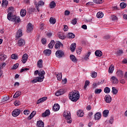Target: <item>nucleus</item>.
<instances>
[{
	"label": "nucleus",
	"instance_id": "26",
	"mask_svg": "<svg viewBox=\"0 0 127 127\" xmlns=\"http://www.w3.org/2000/svg\"><path fill=\"white\" fill-rule=\"evenodd\" d=\"M114 70H115V66L112 64L109 68V74H113L114 72Z\"/></svg>",
	"mask_w": 127,
	"mask_h": 127
},
{
	"label": "nucleus",
	"instance_id": "57",
	"mask_svg": "<svg viewBox=\"0 0 127 127\" xmlns=\"http://www.w3.org/2000/svg\"><path fill=\"white\" fill-rule=\"evenodd\" d=\"M18 66H19V64H14V65L13 66V67L12 69H13V70H15L16 69H17V68H18Z\"/></svg>",
	"mask_w": 127,
	"mask_h": 127
},
{
	"label": "nucleus",
	"instance_id": "3",
	"mask_svg": "<svg viewBox=\"0 0 127 127\" xmlns=\"http://www.w3.org/2000/svg\"><path fill=\"white\" fill-rule=\"evenodd\" d=\"M56 56L58 58H62V57H64V52L61 50H58L56 52Z\"/></svg>",
	"mask_w": 127,
	"mask_h": 127
},
{
	"label": "nucleus",
	"instance_id": "53",
	"mask_svg": "<svg viewBox=\"0 0 127 127\" xmlns=\"http://www.w3.org/2000/svg\"><path fill=\"white\" fill-rule=\"evenodd\" d=\"M24 115L26 116H28L30 114V111L28 110H25L23 111Z\"/></svg>",
	"mask_w": 127,
	"mask_h": 127
},
{
	"label": "nucleus",
	"instance_id": "45",
	"mask_svg": "<svg viewBox=\"0 0 127 127\" xmlns=\"http://www.w3.org/2000/svg\"><path fill=\"white\" fill-rule=\"evenodd\" d=\"M104 92L106 94H109L110 92H111V89L109 87H106L104 88Z\"/></svg>",
	"mask_w": 127,
	"mask_h": 127
},
{
	"label": "nucleus",
	"instance_id": "46",
	"mask_svg": "<svg viewBox=\"0 0 127 127\" xmlns=\"http://www.w3.org/2000/svg\"><path fill=\"white\" fill-rule=\"evenodd\" d=\"M8 100H9V97L8 96H5L1 99V102L2 103H3L4 102H6Z\"/></svg>",
	"mask_w": 127,
	"mask_h": 127
},
{
	"label": "nucleus",
	"instance_id": "49",
	"mask_svg": "<svg viewBox=\"0 0 127 127\" xmlns=\"http://www.w3.org/2000/svg\"><path fill=\"white\" fill-rule=\"evenodd\" d=\"M90 55H91V52H88L87 54L85 55L84 59H85V60H89V57H90Z\"/></svg>",
	"mask_w": 127,
	"mask_h": 127
},
{
	"label": "nucleus",
	"instance_id": "61",
	"mask_svg": "<svg viewBox=\"0 0 127 127\" xmlns=\"http://www.w3.org/2000/svg\"><path fill=\"white\" fill-rule=\"evenodd\" d=\"M66 120L67 124H71V123H72V120H71V118H66Z\"/></svg>",
	"mask_w": 127,
	"mask_h": 127
},
{
	"label": "nucleus",
	"instance_id": "60",
	"mask_svg": "<svg viewBox=\"0 0 127 127\" xmlns=\"http://www.w3.org/2000/svg\"><path fill=\"white\" fill-rule=\"evenodd\" d=\"M41 42L42 43V44H43L44 45H45V44H46V39H42L41 40Z\"/></svg>",
	"mask_w": 127,
	"mask_h": 127
},
{
	"label": "nucleus",
	"instance_id": "32",
	"mask_svg": "<svg viewBox=\"0 0 127 127\" xmlns=\"http://www.w3.org/2000/svg\"><path fill=\"white\" fill-rule=\"evenodd\" d=\"M109 110H105L103 112V116L104 117V118H107L108 116H109Z\"/></svg>",
	"mask_w": 127,
	"mask_h": 127
},
{
	"label": "nucleus",
	"instance_id": "54",
	"mask_svg": "<svg viewBox=\"0 0 127 127\" xmlns=\"http://www.w3.org/2000/svg\"><path fill=\"white\" fill-rule=\"evenodd\" d=\"M71 23L73 24V25H75V24H77V18H74L71 20Z\"/></svg>",
	"mask_w": 127,
	"mask_h": 127
},
{
	"label": "nucleus",
	"instance_id": "7",
	"mask_svg": "<svg viewBox=\"0 0 127 127\" xmlns=\"http://www.w3.org/2000/svg\"><path fill=\"white\" fill-rule=\"evenodd\" d=\"M33 30V25L31 23H29L27 26V32H31Z\"/></svg>",
	"mask_w": 127,
	"mask_h": 127
},
{
	"label": "nucleus",
	"instance_id": "62",
	"mask_svg": "<svg viewBox=\"0 0 127 127\" xmlns=\"http://www.w3.org/2000/svg\"><path fill=\"white\" fill-rule=\"evenodd\" d=\"M81 51H82V50H81V49H78L76 50V53H77V54H78V55L81 54Z\"/></svg>",
	"mask_w": 127,
	"mask_h": 127
},
{
	"label": "nucleus",
	"instance_id": "18",
	"mask_svg": "<svg viewBox=\"0 0 127 127\" xmlns=\"http://www.w3.org/2000/svg\"><path fill=\"white\" fill-rule=\"evenodd\" d=\"M50 115V110H47L45 112H44L42 115V117L43 118H46L47 116H49Z\"/></svg>",
	"mask_w": 127,
	"mask_h": 127
},
{
	"label": "nucleus",
	"instance_id": "6",
	"mask_svg": "<svg viewBox=\"0 0 127 127\" xmlns=\"http://www.w3.org/2000/svg\"><path fill=\"white\" fill-rule=\"evenodd\" d=\"M63 116L65 119H71V113L70 111H65L63 114Z\"/></svg>",
	"mask_w": 127,
	"mask_h": 127
},
{
	"label": "nucleus",
	"instance_id": "36",
	"mask_svg": "<svg viewBox=\"0 0 127 127\" xmlns=\"http://www.w3.org/2000/svg\"><path fill=\"white\" fill-rule=\"evenodd\" d=\"M58 36L59 38H60V39L63 40L65 38V36L63 35L62 33H61V32L58 33Z\"/></svg>",
	"mask_w": 127,
	"mask_h": 127
},
{
	"label": "nucleus",
	"instance_id": "41",
	"mask_svg": "<svg viewBox=\"0 0 127 127\" xmlns=\"http://www.w3.org/2000/svg\"><path fill=\"white\" fill-rule=\"evenodd\" d=\"M113 95H117L118 94V90L115 87H112V91Z\"/></svg>",
	"mask_w": 127,
	"mask_h": 127
},
{
	"label": "nucleus",
	"instance_id": "55",
	"mask_svg": "<svg viewBox=\"0 0 127 127\" xmlns=\"http://www.w3.org/2000/svg\"><path fill=\"white\" fill-rule=\"evenodd\" d=\"M12 59H14L15 60H16L17 59H18V57H17V55H15V54H12L11 56Z\"/></svg>",
	"mask_w": 127,
	"mask_h": 127
},
{
	"label": "nucleus",
	"instance_id": "56",
	"mask_svg": "<svg viewBox=\"0 0 127 127\" xmlns=\"http://www.w3.org/2000/svg\"><path fill=\"white\" fill-rule=\"evenodd\" d=\"M92 78H96L97 77V72L93 71L91 73Z\"/></svg>",
	"mask_w": 127,
	"mask_h": 127
},
{
	"label": "nucleus",
	"instance_id": "2",
	"mask_svg": "<svg viewBox=\"0 0 127 127\" xmlns=\"http://www.w3.org/2000/svg\"><path fill=\"white\" fill-rule=\"evenodd\" d=\"M44 75H45V71L43 70H40L39 73V77H36L35 79H33L32 81V83L35 84L37 82H42L44 79Z\"/></svg>",
	"mask_w": 127,
	"mask_h": 127
},
{
	"label": "nucleus",
	"instance_id": "28",
	"mask_svg": "<svg viewBox=\"0 0 127 127\" xmlns=\"http://www.w3.org/2000/svg\"><path fill=\"white\" fill-rule=\"evenodd\" d=\"M60 46H63V44H62L61 42H58V43H57L55 45V48H56V49H59V48H60Z\"/></svg>",
	"mask_w": 127,
	"mask_h": 127
},
{
	"label": "nucleus",
	"instance_id": "42",
	"mask_svg": "<svg viewBox=\"0 0 127 127\" xmlns=\"http://www.w3.org/2000/svg\"><path fill=\"white\" fill-rule=\"evenodd\" d=\"M7 19L8 20H11L12 19V14L11 12H9L7 15Z\"/></svg>",
	"mask_w": 127,
	"mask_h": 127
},
{
	"label": "nucleus",
	"instance_id": "37",
	"mask_svg": "<svg viewBox=\"0 0 127 127\" xmlns=\"http://www.w3.org/2000/svg\"><path fill=\"white\" fill-rule=\"evenodd\" d=\"M34 10H35V8H28L27 9V11L29 14H31L32 12H34Z\"/></svg>",
	"mask_w": 127,
	"mask_h": 127
},
{
	"label": "nucleus",
	"instance_id": "20",
	"mask_svg": "<svg viewBox=\"0 0 127 127\" xmlns=\"http://www.w3.org/2000/svg\"><path fill=\"white\" fill-rule=\"evenodd\" d=\"M76 43H73L71 44L70 47V50L71 51V52H74L75 51V50L76 49Z\"/></svg>",
	"mask_w": 127,
	"mask_h": 127
},
{
	"label": "nucleus",
	"instance_id": "31",
	"mask_svg": "<svg viewBox=\"0 0 127 127\" xmlns=\"http://www.w3.org/2000/svg\"><path fill=\"white\" fill-rule=\"evenodd\" d=\"M55 44V41H54V40H52L49 44V48H50V49H52V48H53V47L54 46Z\"/></svg>",
	"mask_w": 127,
	"mask_h": 127
},
{
	"label": "nucleus",
	"instance_id": "4",
	"mask_svg": "<svg viewBox=\"0 0 127 127\" xmlns=\"http://www.w3.org/2000/svg\"><path fill=\"white\" fill-rule=\"evenodd\" d=\"M34 4H35V6L37 8V10H38V11H39V7H38L39 6H41L42 5H44V2H43V1H39L38 3H37V2L35 1L34 2Z\"/></svg>",
	"mask_w": 127,
	"mask_h": 127
},
{
	"label": "nucleus",
	"instance_id": "19",
	"mask_svg": "<svg viewBox=\"0 0 127 127\" xmlns=\"http://www.w3.org/2000/svg\"><path fill=\"white\" fill-rule=\"evenodd\" d=\"M70 59L72 61V62H74V63H77V62H78V60H77L76 57L73 55H70Z\"/></svg>",
	"mask_w": 127,
	"mask_h": 127
},
{
	"label": "nucleus",
	"instance_id": "38",
	"mask_svg": "<svg viewBox=\"0 0 127 127\" xmlns=\"http://www.w3.org/2000/svg\"><path fill=\"white\" fill-rule=\"evenodd\" d=\"M67 36L69 39L75 38V34H73L72 33H69Z\"/></svg>",
	"mask_w": 127,
	"mask_h": 127
},
{
	"label": "nucleus",
	"instance_id": "25",
	"mask_svg": "<svg viewBox=\"0 0 127 127\" xmlns=\"http://www.w3.org/2000/svg\"><path fill=\"white\" fill-rule=\"evenodd\" d=\"M43 61H42V60H39L38 62H37V67H38V68H42V67H43Z\"/></svg>",
	"mask_w": 127,
	"mask_h": 127
},
{
	"label": "nucleus",
	"instance_id": "52",
	"mask_svg": "<svg viewBox=\"0 0 127 127\" xmlns=\"http://www.w3.org/2000/svg\"><path fill=\"white\" fill-rule=\"evenodd\" d=\"M14 105L16 106V107H18V106L20 105V101H18V100H16L14 102Z\"/></svg>",
	"mask_w": 127,
	"mask_h": 127
},
{
	"label": "nucleus",
	"instance_id": "12",
	"mask_svg": "<svg viewBox=\"0 0 127 127\" xmlns=\"http://www.w3.org/2000/svg\"><path fill=\"white\" fill-rule=\"evenodd\" d=\"M25 44V41L23 39H20L18 41V46H23Z\"/></svg>",
	"mask_w": 127,
	"mask_h": 127
},
{
	"label": "nucleus",
	"instance_id": "39",
	"mask_svg": "<svg viewBox=\"0 0 127 127\" xmlns=\"http://www.w3.org/2000/svg\"><path fill=\"white\" fill-rule=\"evenodd\" d=\"M50 5L51 8H54V7L56 6V3H55V1H52V2H51Z\"/></svg>",
	"mask_w": 127,
	"mask_h": 127
},
{
	"label": "nucleus",
	"instance_id": "34",
	"mask_svg": "<svg viewBox=\"0 0 127 127\" xmlns=\"http://www.w3.org/2000/svg\"><path fill=\"white\" fill-rule=\"evenodd\" d=\"M93 1L94 3H96L97 4H100L104 2V0H93Z\"/></svg>",
	"mask_w": 127,
	"mask_h": 127
},
{
	"label": "nucleus",
	"instance_id": "58",
	"mask_svg": "<svg viewBox=\"0 0 127 127\" xmlns=\"http://www.w3.org/2000/svg\"><path fill=\"white\" fill-rule=\"evenodd\" d=\"M111 18L113 21H115V20H117V19H118V17L115 15H111Z\"/></svg>",
	"mask_w": 127,
	"mask_h": 127
},
{
	"label": "nucleus",
	"instance_id": "9",
	"mask_svg": "<svg viewBox=\"0 0 127 127\" xmlns=\"http://www.w3.org/2000/svg\"><path fill=\"white\" fill-rule=\"evenodd\" d=\"M116 75L118 78H123L124 77V71L122 70H118L116 72Z\"/></svg>",
	"mask_w": 127,
	"mask_h": 127
},
{
	"label": "nucleus",
	"instance_id": "16",
	"mask_svg": "<svg viewBox=\"0 0 127 127\" xmlns=\"http://www.w3.org/2000/svg\"><path fill=\"white\" fill-rule=\"evenodd\" d=\"M102 117V114L100 112L96 113L94 115V119L95 120H99L100 119H101V117Z\"/></svg>",
	"mask_w": 127,
	"mask_h": 127
},
{
	"label": "nucleus",
	"instance_id": "1",
	"mask_svg": "<svg viewBox=\"0 0 127 127\" xmlns=\"http://www.w3.org/2000/svg\"><path fill=\"white\" fill-rule=\"evenodd\" d=\"M69 100L72 102H77L80 99V93L77 90H74L69 93L68 95Z\"/></svg>",
	"mask_w": 127,
	"mask_h": 127
},
{
	"label": "nucleus",
	"instance_id": "63",
	"mask_svg": "<svg viewBox=\"0 0 127 127\" xmlns=\"http://www.w3.org/2000/svg\"><path fill=\"white\" fill-rule=\"evenodd\" d=\"M64 31H67V30H68V26L64 25Z\"/></svg>",
	"mask_w": 127,
	"mask_h": 127
},
{
	"label": "nucleus",
	"instance_id": "30",
	"mask_svg": "<svg viewBox=\"0 0 127 127\" xmlns=\"http://www.w3.org/2000/svg\"><path fill=\"white\" fill-rule=\"evenodd\" d=\"M95 54L96 56H98V57H101L102 55H103V53L100 51H96L95 52Z\"/></svg>",
	"mask_w": 127,
	"mask_h": 127
},
{
	"label": "nucleus",
	"instance_id": "21",
	"mask_svg": "<svg viewBox=\"0 0 127 127\" xmlns=\"http://www.w3.org/2000/svg\"><path fill=\"white\" fill-rule=\"evenodd\" d=\"M46 100H47V97H42L37 101V104H40V103H43V102H45Z\"/></svg>",
	"mask_w": 127,
	"mask_h": 127
},
{
	"label": "nucleus",
	"instance_id": "48",
	"mask_svg": "<svg viewBox=\"0 0 127 127\" xmlns=\"http://www.w3.org/2000/svg\"><path fill=\"white\" fill-rule=\"evenodd\" d=\"M94 93H95V94H101V93H102V89H96L95 90Z\"/></svg>",
	"mask_w": 127,
	"mask_h": 127
},
{
	"label": "nucleus",
	"instance_id": "15",
	"mask_svg": "<svg viewBox=\"0 0 127 127\" xmlns=\"http://www.w3.org/2000/svg\"><path fill=\"white\" fill-rule=\"evenodd\" d=\"M60 109V106H59L58 104H55L53 106V110L54 111V112H57L59 111Z\"/></svg>",
	"mask_w": 127,
	"mask_h": 127
},
{
	"label": "nucleus",
	"instance_id": "10",
	"mask_svg": "<svg viewBox=\"0 0 127 127\" xmlns=\"http://www.w3.org/2000/svg\"><path fill=\"white\" fill-rule=\"evenodd\" d=\"M11 21H14L15 22H17V23H18V22L20 21V18H19V17L18 16L13 15Z\"/></svg>",
	"mask_w": 127,
	"mask_h": 127
},
{
	"label": "nucleus",
	"instance_id": "51",
	"mask_svg": "<svg viewBox=\"0 0 127 127\" xmlns=\"http://www.w3.org/2000/svg\"><path fill=\"white\" fill-rule=\"evenodd\" d=\"M89 84H90V81H89V80H86L85 82V85L84 86V89L85 90H86V89H87V87H88V85H89Z\"/></svg>",
	"mask_w": 127,
	"mask_h": 127
},
{
	"label": "nucleus",
	"instance_id": "11",
	"mask_svg": "<svg viewBox=\"0 0 127 127\" xmlns=\"http://www.w3.org/2000/svg\"><path fill=\"white\" fill-rule=\"evenodd\" d=\"M64 93H65V91H64V89H60L59 91H57L56 92V96H57V97L59 96H61V95H63V94H64Z\"/></svg>",
	"mask_w": 127,
	"mask_h": 127
},
{
	"label": "nucleus",
	"instance_id": "14",
	"mask_svg": "<svg viewBox=\"0 0 127 127\" xmlns=\"http://www.w3.org/2000/svg\"><path fill=\"white\" fill-rule=\"evenodd\" d=\"M43 53L45 56H50V54H51V50H45L43 52Z\"/></svg>",
	"mask_w": 127,
	"mask_h": 127
},
{
	"label": "nucleus",
	"instance_id": "64",
	"mask_svg": "<svg viewBox=\"0 0 127 127\" xmlns=\"http://www.w3.org/2000/svg\"><path fill=\"white\" fill-rule=\"evenodd\" d=\"M69 14H70V11L67 10L64 11V15H69Z\"/></svg>",
	"mask_w": 127,
	"mask_h": 127
},
{
	"label": "nucleus",
	"instance_id": "13",
	"mask_svg": "<svg viewBox=\"0 0 127 127\" xmlns=\"http://www.w3.org/2000/svg\"><path fill=\"white\" fill-rule=\"evenodd\" d=\"M105 100L106 103H111L112 102V97L110 95H107L105 96Z\"/></svg>",
	"mask_w": 127,
	"mask_h": 127
},
{
	"label": "nucleus",
	"instance_id": "40",
	"mask_svg": "<svg viewBox=\"0 0 127 127\" xmlns=\"http://www.w3.org/2000/svg\"><path fill=\"white\" fill-rule=\"evenodd\" d=\"M96 16L98 18H102L104 16V14L102 12H99L97 13Z\"/></svg>",
	"mask_w": 127,
	"mask_h": 127
},
{
	"label": "nucleus",
	"instance_id": "5",
	"mask_svg": "<svg viewBox=\"0 0 127 127\" xmlns=\"http://www.w3.org/2000/svg\"><path fill=\"white\" fill-rule=\"evenodd\" d=\"M20 115V110L17 109L13 110L12 112V116L13 117H17Z\"/></svg>",
	"mask_w": 127,
	"mask_h": 127
},
{
	"label": "nucleus",
	"instance_id": "22",
	"mask_svg": "<svg viewBox=\"0 0 127 127\" xmlns=\"http://www.w3.org/2000/svg\"><path fill=\"white\" fill-rule=\"evenodd\" d=\"M77 116L79 118H82L84 116V112H83V110H79L77 111Z\"/></svg>",
	"mask_w": 127,
	"mask_h": 127
},
{
	"label": "nucleus",
	"instance_id": "47",
	"mask_svg": "<svg viewBox=\"0 0 127 127\" xmlns=\"http://www.w3.org/2000/svg\"><path fill=\"white\" fill-rule=\"evenodd\" d=\"M50 22L53 24H55L56 23V19L53 18V17H51L50 19Z\"/></svg>",
	"mask_w": 127,
	"mask_h": 127
},
{
	"label": "nucleus",
	"instance_id": "27",
	"mask_svg": "<svg viewBox=\"0 0 127 127\" xmlns=\"http://www.w3.org/2000/svg\"><path fill=\"white\" fill-rule=\"evenodd\" d=\"M37 127H44V123L41 121H39L37 123Z\"/></svg>",
	"mask_w": 127,
	"mask_h": 127
},
{
	"label": "nucleus",
	"instance_id": "33",
	"mask_svg": "<svg viewBox=\"0 0 127 127\" xmlns=\"http://www.w3.org/2000/svg\"><path fill=\"white\" fill-rule=\"evenodd\" d=\"M6 59V55L4 54L0 55V60L1 61H4Z\"/></svg>",
	"mask_w": 127,
	"mask_h": 127
},
{
	"label": "nucleus",
	"instance_id": "59",
	"mask_svg": "<svg viewBox=\"0 0 127 127\" xmlns=\"http://www.w3.org/2000/svg\"><path fill=\"white\" fill-rule=\"evenodd\" d=\"M27 70H29V68H22L20 70V73H23V72H24V71H27Z\"/></svg>",
	"mask_w": 127,
	"mask_h": 127
},
{
	"label": "nucleus",
	"instance_id": "8",
	"mask_svg": "<svg viewBox=\"0 0 127 127\" xmlns=\"http://www.w3.org/2000/svg\"><path fill=\"white\" fill-rule=\"evenodd\" d=\"M28 59V55H27V54H25L22 56L21 61H22V63H23V64H25V63H26V61H27Z\"/></svg>",
	"mask_w": 127,
	"mask_h": 127
},
{
	"label": "nucleus",
	"instance_id": "35",
	"mask_svg": "<svg viewBox=\"0 0 127 127\" xmlns=\"http://www.w3.org/2000/svg\"><path fill=\"white\" fill-rule=\"evenodd\" d=\"M8 4V1L7 0H3L2 2L1 3L2 6H7Z\"/></svg>",
	"mask_w": 127,
	"mask_h": 127
},
{
	"label": "nucleus",
	"instance_id": "29",
	"mask_svg": "<svg viewBox=\"0 0 127 127\" xmlns=\"http://www.w3.org/2000/svg\"><path fill=\"white\" fill-rule=\"evenodd\" d=\"M20 14L21 16H25V15H26V10H25V9L21 10Z\"/></svg>",
	"mask_w": 127,
	"mask_h": 127
},
{
	"label": "nucleus",
	"instance_id": "44",
	"mask_svg": "<svg viewBox=\"0 0 127 127\" xmlns=\"http://www.w3.org/2000/svg\"><path fill=\"white\" fill-rule=\"evenodd\" d=\"M57 78L58 81H61V80H62V73H58L57 75Z\"/></svg>",
	"mask_w": 127,
	"mask_h": 127
},
{
	"label": "nucleus",
	"instance_id": "24",
	"mask_svg": "<svg viewBox=\"0 0 127 127\" xmlns=\"http://www.w3.org/2000/svg\"><path fill=\"white\" fill-rule=\"evenodd\" d=\"M36 115V111H33L31 114L29 115V116L28 117L27 120L28 121H30Z\"/></svg>",
	"mask_w": 127,
	"mask_h": 127
},
{
	"label": "nucleus",
	"instance_id": "17",
	"mask_svg": "<svg viewBox=\"0 0 127 127\" xmlns=\"http://www.w3.org/2000/svg\"><path fill=\"white\" fill-rule=\"evenodd\" d=\"M22 36V30L19 29L17 31V33L16 34V38H19V37H21Z\"/></svg>",
	"mask_w": 127,
	"mask_h": 127
},
{
	"label": "nucleus",
	"instance_id": "50",
	"mask_svg": "<svg viewBox=\"0 0 127 127\" xmlns=\"http://www.w3.org/2000/svg\"><path fill=\"white\" fill-rule=\"evenodd\" d=\"M120 7H121L122 8H125V7H127V4L125 2L121 3Z\"/></svg>",
	"mask_w": 127,
	"mask_h": 127
},
{
	"label": "nucleus",
	"instance_id": "23",
	"mask_svg": "<svg viewBox=\"0 0 127 127\" xmlns=\"http://www.w3.org/2000/svg\"><path fill=\"white\" fill-rule=\"evenodd\" d=\"M111 79L113 84H118V83H119V80L117 77H116V76H112Z\"/></svg>",
	"mask_w": 127,
	"mask_h": 127
},
{
	"label": "nucleus",
	"instance_id": "43",
	"mask_svg": "<svg viewBox=\"0 0 127 127\" xmlns=\"http://www.w3.org/2000/svg\"><path fill=\"white\" fill-rule=\"evenodd\" d=\"M20 95H21V92L20 91H17L13 95V98H18Z\"/></svg>",
	"mask_w": 127,
	"mask_h": 127
}]
</instances>
